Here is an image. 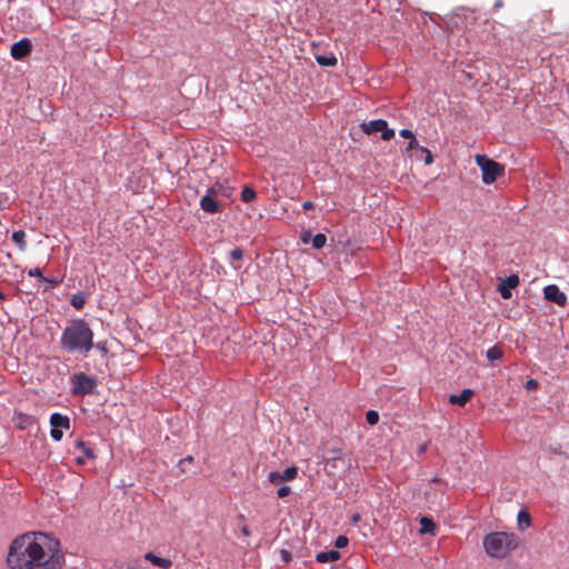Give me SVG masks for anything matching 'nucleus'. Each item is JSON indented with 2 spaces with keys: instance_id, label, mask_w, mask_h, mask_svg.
<instances>
[{
  "instance_id": "24",
  "label": "nucleus",
  "mask_w": 569,
  "mask_h": 569,
  "mask_svg": "<svg viewBox=\"0 0 569 569\" xmlns=\"http://www.w3.org/2000/svg\"><path fill=\"white\" fill-rule=\"evenodd\" d=\"M327 242V237L326 234L323 233H317L313 238H312V247L315 249H321L325 247Z\"/></svg>"
},
{
  "instance_id": "2",
  "label": "nucleus",
  "mask_w": 569,
  "mask_h": 569,
  "mask_svg": "<svg viewBox=\"0 0 569 569\" xmlns=\"http://www.w3.org/2000/svg\"><path fill=\"white\" fill-rule=\"evenodd\" d=\"M60 343L69 352L88 353L93 347V331L84 320H73L62 331Z\"/></svg>"
},
{
  "instance_id": "10",
  "label": "nucleus",
  "mask_w": 569,
  "mask_h": 569,
  "mask_svg": "<svg viewBox=\"0 0 569 569\" xmlns=\"http://www.w3.org/2000/svg\"><path fill=\"white\" fill-rule=\"evenodd\" d=\"M545 299L560 307L566 306L567 296L556 284H549L543 289Z\"/></svg>"
},
{
  "instance_id": "13",
  "label": "nucleus",
  "mask_w": 569,
  "mask_h": 569,
  "mask_svg": "<svg viewBox=\"0 0 569 569\" xmlns=\"http://www.w3.org/2000/svg\"><path fill=\"white\" fill-rule=\"evenodd\" d=\"M518 284V276L511 274L502 283L499 284L498 290L503 299H509L511 297V289H515Z\"/></svg>"
},
{
  "instance_id": "38",
  "label": "nucleus",
  "mask_w": 569,
  "mask_h": 569,
  "mask_svg": "<svg viewBox=\"0 0 569 569\" xmlns=\"http://www.w3.org/2000/svg\"><path fill=\"white\" fill-rule=\"evenodd\" d=\"M7 202V196L4 193H0V210L4 209Z\"/></svg>"
},
{
  "instance_id": "6",
  "label": "nucleus",
  "mask_w": 569,
  "mask_h": 569,
  "mask_svg": "<svg viewBox=\"0 0 569 569\" xmlns=\"http://www.w3.org/2000/svg\"><path fill=\"white\" fill-rule=\"evenodd\" d=\"M361 128L365 133L372 134L376 132H381V139L383 141H389L395 137L393 129L388 127V122L383 119H376L369 122L361 123Z\"/></svg>"
},
{
  "instance_id": "7",
  "label": "nucleus",
  "mask_w": 569,
  "mask_h": 569,
  "mask_svg": "<svg viewBox=\"0 0 569 569\" xmlns=\"http://www.w3.org/2000/svg\"><path fill=\"white\" fill-rule=\"evenodd\" d=\"M51 431L50 435L53 440L60 441L63 437L62 430L70 429V419L67 416H62L61 413L54 412L50 417Z\"/></svg>"
},
{
  "instance_id": "35",
  "label": "nucleus",
  "mask_w": 569,
  "mask_h": 569,
  "mask_svg": "<svg viewBox=\"0 0 569 569\" xmlns=\"http://www.w3.org/2000/svg\"><path fill=\"white\" fill-rule=\"evenodd\" d=\"M280 556H281V559L284 561V562H289L291 560V552L288 551V550H284L282 549L280 551Z\"/></svg>"
},
{
  "instance_id": "4",
  "label": "nucleus",
  "mask_w": 569,
  "mask_h": 569,
  "mask_svg": "<svg viewBox=\"0 0 569 569\" xmlns=\"http://www.w3.org/2000/svg\"><path fill=\"white\" fill-rule=\"evenodd\" d=\"M476 163L479 166L482 172V181L486 184H490L496 181V179L503 174L505 166L489 159L485 154L476 156Z\"/></svg>"
},
{
  "instance_id": "25",
  "label": "nucleus",
  "mask_w": 569,
  "mask_h": 569,
  "mask_svg": "<svg viewBox=\"0 0 569 569\" xmlns=\"http://www.w3.org/2000/svg\"><path fill=\"white\" fill-rule=\"evenodd\" d=\"M256 198V192L249 187H244L241 191V199L243 202H250Z\"/></svg>"
},
{
  "instance_id": "36",
  "label": "nucleus",
  "mask_w": 569,
  "mask_h": 569,
  "mask_svg": "<svg viewBox=\"0 0 569 569\" xmlns=\"http://www.w3.org/2000/svg\"><path fill=\"white\" fill-rule=\"evenodd\" d=\"M331 453H332V456H331L332 460H339L342 458V450H340V449L332 450Z\"/></svg>"
},
{
  "instance_id": "14",
  "label": "nucleus",
  "mask_w": 569,
  "mask_h": 569,
  "mask_svg": "<svg viewBox=\"0 0 569 569\" xmlns=\"http://www.w3.org/2000/svg\"><path fill=\"white\" fill-rule=\"evenodd\" d=\"M76 447L82 451V456L77 457L76 461L78 465L82 466L86 463V459H93L94 453L91 447L88 446L84 441H77Z\"/></svg>"
},
{
  "instance_id": "30",
  "label": "nucleus",
  "mask_w": 569,
  "mask_h": 569,
  "mask_svg": "<svg viewBox=\"0 0 569 569\" xmlns=\"http://www.w3.org/2000/svg\"><path fill=\"white\" fill-rule=\"evenodd\" d=\"M420 151L423 152L426 154V158H425V163L426 164H431L432 161H433V157H432V153L430 152V150H428L427 148L425 147H421L420 148Z\"/></svg>"
},
{
  "instance_id": "16",
  "label": "nucleus",
  "mask_w": 569,
  "mask_h": 569,
  "mask_svg": "<svg viewBox=\"0 0 569 569\" xmlns=\"http://www.w3.org/2000/svg\"><path fill=\"white\" fill-rule=\"evenodd\" d=\"M475 395L471 389H463L460 395H451L449 397V402L451 405H458L463 407Z\"/></svg>"
},
{
  "instance_id": "27",
  "label": "nucleus",
  "mask_w": 569,
  "mask_h": 569,
  "mask_svg": "<svg viewBox=\"0 0 569 569\" xmlns=\"http://www.w3.org/2000/svg\"><path fill=\"white\" fill-rule=\"evenodd\" d=\"M366 420L369 425L375 426L379 421V413L375 410H369L366 413Z\"/></svg>"
},
{
  "instance_id": "17",
  "label": "nucleus",
  "mask_w": 569,
  "mask_h": 569,
  "mask_svg": "<svg viewBox=\"0 0 569 569\" xmlns=\"http://www.w3.org/2000/svg\"><path fill=\"white\" fill-rule=\"evenodd\" d=\"M340 558V552L337 550L321 551L316 556L318 562L325 563L336 561Z\"/></svg>"
},
{
  "instance_id": "21",
  "label": "nucleus",
  "mask_w": 569,
  "mask_h": 569,
  "mask_svg": "<svg viewBox=\"0 0 569 569\" xmlns=\"http://www.w3.org/2000/svg\"><path fill=\"white\" fill-rule=\"evenodd\" d=\"M316 61L322 67H333L337 64V58L333 54H318L316 56Z\"/></svg>"
},
{
  "instance_id": "32",
  "label": "nucleus",
  "mask_w": 569,
  "mask_h": 569,
  "mask_svg": "<svg viewBox=\"0 0 569 569\" xmlns=\"http://www.w3.org/2000/svg\"><path fill=\"white\" fill-rule=\"evenodd\" d=\"M290 492H291L290 487L282 486L278 489L277 495L279 498H284V497L289 496Z\"/></svg>"
},
{
  "instance_id": "34",
  "label": "nucleus",
  "mask_w": 569,
  "mask_h": 569,
  "mask_svg": "<svg viewBox=\"0 0 569 569\" xmlns=\"http://www.w3.org/2000/svg\"><path fill=\"white\" fill-rule=\"evenodd\" d=\"M399 134H400V137H402V138H405V139H409V140H411L412 138H415L413 132H412L411 130H409V129H401V130L399 131Z\"/></svg>"
},
{
  "instance_id": "5",
  "label": "nucleus",
  "mask_w": 569,
  "mask_h": 569,
  "mask_svg": "<svg viewBox=\"0 0 569 569\" xmlns=\"http://www.w3.org/2000/svg\"><path fill=\"white\" fill-rule=\"evenodd\" d=\"M72 393L76 396H86L93 392L97 381L94 378L89 377L83 372L73 375L72 377Z\"/></svg>"
},
{
  "instance_id": "29",
  "label": "nucleus",
  "mask_w": 569,
  "mask_h": 569,
  "mask_svg": "<svg viewBox=\"0 0 569 569\" xmlns=\"http://www.w3.org/2000/svg\"><path fill=\"white\" fill-rule=\"evenodd\" d=\"M348 543H349V539L346 536H339L336 539L335 547L340 549V548L347 547Z\"/></svg>"
},
{
  "instance_id": "42",
  "label": "nucleus",
  "mask_w": 569,
  "mask_h": 569,
  "mask_svg": "<svg viewBox=\"0 0 569 569\" xmlns=\"http://www.w3.org/2000/svg\"><path fill=\"white\" fill-rule=\"evenodd\" d=\"M128 569H146V568L134 565V566L129 567Z\"/></svg>"
},
{
  "instance_id": "23",
  "label": "nucleus",
  "mask_w": 569,
  "mask_h": 569,
  "mask_svg": "<svg viewBox=\"0 0 569 569\" xmlns=\"http://www.w3.org/2000/svg\"><path fill=\"white\" fill-rule=\"evenodd\" d=\"M503 356L502 349L498 346L491 347L487 350V358L490 361L499 360Z\"/></svg>"
},
{
  "instance_id": "12",
  "label": "nucleus",
  "mask_w": 569,
  "mask_h": 569,
  "mask_svg": "<svg viewBox=\"0 0 569 569\" xmlns=\"http://www.w3.org/2000/svg\"><path fill=\"white\" fill-rule=\"evenodd\" d=\"M13 422L18 429L26 430L36 423V418L28 413L14 411Z\"/></svg>"
},
{
  "instance_id": "40",
  "label": "nucleus",
  "mask_w": 569,
  "mask_h": 569,
  "mask_svg": "<svg viewBox=\"0 0 569 569\" xmlns=\"http://www.w3.org/2000/svg\"><path fill=\"white\" fill-rule=\"evenodd\" d=\"M351 520L353 523H357L358 521H360V515L359 513L353 515Z\"/></svg>"
},
{
  "instance_id": "3",
  "label": "nucleus",
  "mask_w": 569,
  "mask_h": 569,
  "mask_svg": "<svg viewBox=\"0 0 569 569\" xmlns=\"http://www.w3.org/2000/svg\"><path fill=\"white\" fill-rule=\"evenodd\" d=\"M482 546L490 558L501 560L518 547V539L515 533L495 531L483 537Z\"/></svg>"
},
{
  "instance_id": "15",
  "label": "nucleus",
  "mask_w": 569,
  "mask_h": 569,
  "mask_svg": "<svg viewBox=\"0 0 569 569\" xmlns=\"http://www.w3.org/2000/svg\"><path fill=\"white\" fill-rule=\"evenodd\" d=\"M144 559L153 566L162 569H169L172 566V561L170 559L159 557L151 551L144 553Z\"/></svg>"
},
{
  "instance_id": "31",
  "label": "nucleus",
  "mask_w": 569,
  "mask_h": 569,
  "mask_svg": "<svg viewBox=\"0 0 569 569\" xmlns=\"http://www.w3.org/2000/svg\"><path fill=\"white\" fill-rule=\"evenodd\" d=\"M420 146L418 144V141L415 138H412L411 140H409L408 144H407V148H406V152H410L411 150L413 149H419L420 150Z\"/></svg>"
},
{
  "instance_id": "19",
  "label": "nucleus",
  "mask_w": 569,
  "mask_h": 569,
  "mask_svg": "<svg viewBox=\"0 0 569 569\" xmlns=\"http://www.w3.org/2000/svg\"><path fill=\"white\" fill-rule=\"evenodd\" d=\"M436 525L432 519L422 517L420 519V533H431L435 535Z\"/></svg>"
},
{
  "instance_id": "28",
  "label": "nucleus",
  "mask_w": 569,
  "mask_h": 569,
  "mask_svg": "<svg viewBox=\"0 0 569 569\" xmlns=\"http://www.w3.org/2000/svg\"><path fill=\"white\" fill-rule=\"evenodd\" d=\"M231 260L240 261L243 258V250L240 248H234L230 251Z\"/></svg>"
},
{
  "instance_id": "41",
  "label": "nucleus",
  "mask_w": 569,
  "mask_h": 569,
  "mask_svg": "<svg viewBox=\"0 0 569 569\" xmlns=\"http://www.w3.org/2000/svg\"><path fill=\"white\" fill-rule=\"evenodd\" d=\"M308 239H309V234H305V236L301 237V240L303 242H308Z\"/></svg>"
},
{
  "instance_id": "37",
  "label": "nucleus",
  "mask_w": 569,
  "mask_h": 569,
  "mask_svg": "<svg viewBox=\"0 0 569 569\" xmlns=\"http://www.w3.org/2000/svg\"><path fill=\"white\" fill-rule=\"evenodd\" d=\"M302 208H303V210H306V211H307V210H311V209H313V208H315V204H313V202H311V201H305V202L302 203Z\"/></svg>"
},
{
  "instance_id": "18",
  "label": "nucleus",
  "mask_w": 569,
  "mask_h": 569,
  "mask_svg": "<svg viewBox=\"0 0 569 569\" xmlns=\"http://www.w3.org/2000/svg\"><path fill=\"white\" fill-rule=\"evenodd\" d=\"M26 232L23 230H17L12 233V241L18 246L20 251H26L27 242H26Z\"/></svg>"
},
{
  "instance_id": "33",
  "label": "nucleus",
  "mask_w": 569,
  "mask_h": 569,
  "mask_svg": "<svg viewBox=\"0 0 569 569\" xmlns=\"http://www.w3.org/2000/svg\"><path fill=\"white\" fill-rule=\"evenodd\" d=\"M525 388L528 390V391H532V390H536L538 388V381L535 380V379H529L526 385H525Z\"/></svg>"
},
{
  "instance_id": "8",
  "label": "nucleus",
  "mask_w": 569,
  "mask_h": 569,
  "mask_svg": "<svg viewBox=\"0 0 569 569\" xmlns=\"http://www.w3.org/2000/svg\"><path fill=\"white\" fill-rule=\"evenodd\" d=\"M218 191L216 187L210 188L200 200V207L208 213H217L221 211L222 206L217 201Z\"/></svg>"
},
{
  "instance_id": "1",
  "label": "nucleus",
  "mask_w": 569,
  "mask_h": 569,
  "mask_svg": "<svg viewBox=\"0 0 569 569\" xmlns=\"http://www.w3.org/2000/svg\"><path fill=\"white\" fill-rule=\"evenodd\" d=\"M64 561L60 541L43 532L14 538L7 555L9 569H62Z\"/></svg>"
},
{
  "instance_id": "26",
  "label": "nucleus",
  "mask_w": 569,
  "mask_h": 569,
  "mask_svg": "<svg viewBox=\"0 0 569 569\" xmlns=\"http://www.w3.org/2000/svg\"><path fill=\"white\" fill-rule=\"evenodd\" d=\"M28 276H29V277H34V278H41V279H43L44 281H48V282H50V283H52V284H57V283H58V281H56V280H49L48 278H44V277L42 276V271H41V269H39V268L30 269V270L28 271Z\"/></svg>"
},
{
  "instance_id": "39",
  "label": "nucleus",
  "mask_w": 569,
  "mask_h": 569,
  "mask_svg": "<svg viewBox=\"0 0 569 569\" xmlns=\"http://www.w3.org/2000/svg\"><path fill=\"white\" fill-rule=\"evenodd\" d=\"M241 532H242L246 537L250 536V530L248 529V527H247V526H243V527L241 528Z\"/></svg>"
},
{
  "instance_id": "11",
  "label": "nucleus",
  "mask_w": 569,
  "mask_h": 569,
  "mask_svg": "<svg viewBox=\"0 0 569 569\" xmlns=\"http://www.w3.org/2000/svg\"><path fill=\"white\" fill-rule=\"evenodd\" d=\"M298 475V468L297 467H288L284 471H271L268 475V479L271 483L278 485L282 481H290L293 480Z\"/></svg>"
},
{
  "instance_id": "9",
  "label": "nucleus",
  "mask_w": 569,
  "mask_h": 569,
  "mask_svg": "<svg viewBox=\"0 0 569 569\" xmlns=\"http://www.w3.org/2000/svg\"><path fill=\"white\" fill-rule=\"evenodd\" d=\"M31 50H32L31 41L29 39H27V38H23V39L17 41V42H14L11 46L10 53H11L13 59L22 60L28 54H30Z\"/></svg>"
},
{
  "instance_id": "20",
  "label": "nucleus",
  "mask_w": 569,
  "mask_h": 569,
  "mask_svg": "<svg viewBox=\"0 0 569 569\" xmlns=\"http://www.w3.org/2000/svg\"><path fill=\"white\" fill-rule=\"evenodd\" d=\"M517 521L520 530H525L531 526V517L523 510L518 513Z\"/></svg>"
},
{
  "instance_id": "22",
  "label": "nucleus",
  "mask_w": 569,
  "mask_h": 569,
  "mask_svg": "<svg viewBox=\"0 0 569 569\" xmlns=\"http://www.w3.org/2000/svg\"><path fill=\"white\" fill-rule=\"evenodd\" d=\"M70 303L72 307L80 310L86 305V296L83 293H76L71 297Z\"/></svg>"
},
{
  "instance_id": "43",
  "label": "nucleus",
  "mask_w": 569,
  "mask_h": 569,
  "mask_svg": "<svg viewBox=\"0 0 569 569\" xmlns=\"http://www.w3.org/2000/svg\"><path fill=\"white\" fill-rule=\"evenodd\" d=\"M4 300V293L0 291V301Z\"/></svg>"
}]
</instances>
